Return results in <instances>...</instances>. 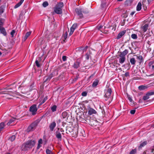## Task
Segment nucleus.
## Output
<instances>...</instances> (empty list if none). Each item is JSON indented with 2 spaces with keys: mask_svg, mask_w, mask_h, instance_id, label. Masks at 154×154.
<instances>
[{
  "mask_svg": "<svg viewBox=\"0 0 154 154\" xmlns=\"http://www.w3.org/2000/svg\"><path fill=\"white\" fill-rule=\"evenodd\" d=\"M80 64V62L78 60H77L75 62L72 66L74 68L77 69L79 67Z\"/></svg>",
  "mask_w": 154,
  "mask_h": 154,
  "instance_id": "nucleus-14",
  "label": "nucleus"
},
{
  "mask_svg": "<svg viewBox=\"0 0 154 154\" xmlns=\"http://www.w3.org/2000/svg\"><path fill=\"white\" fill-rule=\"evenodd\" d=\"M56 123L55 121H53L51 122L49 126L50 131H53L54 128L56 127Z\"/></svg>",
  "mask_w": 154,
  "mask_h": 154,
  "instance_id": "nucleus-10",
  "label": "nucleus"
},
{
  "mask_svg": "<svg viewBox=\"0 0 154 154\" xmlns=\"http://www.w3.org/2000/svg\"><path fill=\"white\" fill-rule=\"evenodd\" d=\"M152 69L154 70V65H152Z\"/></svg>",
  "mask_w": 154,
  "mask_h": 154,
  "instance_id": "nucleus-64",
  "label": "nucleus"
},
{
  "mask_svg": "<svg viewBox=\"0 0 154 154\" xmlns=\"http://www.w3.org/2000/svg\"><path fill=\"white\" fill-rule=\"evenodd\" d=\"M15 120V119L14 118H12L8 122L7 124V125L8 126L10 125H11V124L13 122H14Z\"/></svg>",
  "mask_w": 154,
  "mask_h": 154,
  "instance_id": "nucleus-26",
  "label": "nucleus"
},
{
  "mask_svg": "<svg viewBox=\"0 0 154 154\" xmlns=\"http://www.w3.org/2000/svg\"><path fill=\"white\" fill-rule=\"evenodd\" d=\"M0 30L1 32L4 35H6V32L4 27H0Z\"/></svg>",
  "mask_w": 154,
  "mask_h": 154,
  "instance_id": "nucleus-18",
  "label": "nucleus"
},
{
  "mask_svg": "<svg viewBox=\"0 0 154 154\" xmlns=\"http://www.w3.org/2000/svg\"><path fill=\"white\" fill-rule=\"evenodd\" d=\"M48 5V3L47 2H44L42 4V5L44 7H46Z\"/></svg>",
  "mask_w": 154,
  "mask_h": 154,
  "instance_id": "nucleus-39",
  "label": "nucleus"
},
{
  "mask_svg": "<svg viewBox=\"0 0 154 154\" xmlns=\"http://www.w3.org/2000/svg\"><path fill=\"white\" fill-rule=\"evenodd\" d=\"M47 98L46 97H45L43 99V100H42V101H41L40 103L39 104V106H40L41 105H42V104H43L44 103L46 100H47Z\"/></svg>",
  "mask_w": 154,
  "mask_h": 154,
  "instance_id": "nucleus-35",
  "label": "nucleus"
},
{
  "mask_svg": "<svg viewBox=\"0 0 154 154\" xmlns=\"http://www.w3.org/2000/svg\"><path fill=\"white\" fill-rule=\"evenodd\" d=\"M57 107V106L55 105H54L51 107V110L53 112H54L56 111Z\"/></svg>",
  "mask_w": 154,
  "mask_h": 154,
  "instance_id": "nucleus-32",
  "label": "nucleus"
},
{
  "mask_svg": "<svg viewBox=\"0 0 154 154\" xmlns=\"http://www.w3.org/2000/svg\"><path fill=\"white\" fill-rule=\"evenodd\" d=\"M41 146V144H38V145L37 147V148L38 149H39Z\"/></svg>",
  "mask_w": 154,
  "mask_h": 154,
  "instance_id": "nucleus-57",
  "label": "nucleus"
},
{
  "mask_svg": "<svg viewBox=\"0 0 154 154\" xmlns=\"http://www.w3.org/2000/svg\"><path fill=\"white\" fill-rule=\"evenodd\" d=\"M154 149H152L149 150V151H150L151 152H153L154 151Z\"/></svg>",
  "mask_w": 154,
  "mask_h": 154,
  "instance_id": "nucleus-61",
  "label": "nucleus"
},
{
  "mask_svg": "<svg viewBox=\"0 0 154 154\" xmlns=\"http://www.w3.org/2000/svg\"><path fill=\"white\" fill-rule=\"evenodd\" d=\"M137 58L140 61L139 63H140L143 62V57L141 55H139V56H137Z\"/></svg>",
  "mask_w": 154,
  "mask_h": 154,
  "instance_id": "nucleus-28",
  "label": "nucleus"
},
{
  "mask_svg": "<svg viewBox=\"0 0 154 154\" xmlns=\"http://www.w3.org/2000/svg\"><path fill=\"white\" fill-rule=\"evenodd\" d=\"M75 11L80 18H82L83 17L82 12L84 13H88V10H87L85 12L83 11V10L82 9L76 8L75 9Z\"/></svg>",
  "mask_w": 154,
  "mask_h": 154,
  "instance_id": "nucleus-4",
  "label": "nucleus"
},
{
  "mask_svg": "<svg viewBox=\"0 0 154 154\" xmlns=\"http://www.w3.org/2000/svg\"><path fill=\"white\" fill-rule=\"evenodd\" d=\"M62 116L63 118H65L68 116V114L66 112L64 111L62 114Z\"/></svg>",
  "mask_w": 154,
  "mask_h": 154,
  "instance_id": "nucleus-25",
  "label": "nucleus"
},
{
  "mask_svg": "<svg viewBox=\"0 0 154 154\" xmlns=\"http://www.w3.org/2000/svg\"><path fill=\"white\" fill-rule=\"evenodd\" d=\"M5 122H2L0 123V133H2L7 128V125H5Z\"/></svg>",
  "mask_w": 154,
  "mask_h": 154,
  "instance_id": "nucleus-7",
  "label": "nucleus"
},
{
  "mask_svg": "<svg viewBox=\"0 0 154 154\" xmlns=\"http://www.w3.org/2000/svg\"><path fill=\"white\" fill-rule=\"evenodd\" d=\"M128 53V51L127 49H125V50L123 52H119L120 55L121 56H122L124 57H125V56L127 55Z\"/></svg>",
  "mask_w": 154,
  "mask_h": 154,
  "instance_id": "nucleus-15",
  "label": "nucleus"
},
{
  "mask_svg": "<svg viewBox=\"0 0 154 154\" xmlns=\"http://www.w3.org/2000/svg\"><path fill=\"white\" fill-rule=\"evenodd\" d=\"M147 151H147V150H146V151H145V152H143V154H148L147 153H146Z\"/></svg>",
  "mask_w": 154,
  "mask_h": 154,
  "instance_id": "nucleus-63",
  "label": "nucleus"
},
{
  "mask_svg": "<svg viewBox=\"0 0 154 154\" xmlns=\"http://www.w3.org/2000/svg\"><path fill=\"white\" fill-rule=\"evenodd\" d=\"M53 77V75L52 74H50L48 77H45L44 79V82H47L49 81L50 79Z\"/></svg>",
  "mask_w": 154,
  "mask_h": 154,
  "instance_id": "nucleus-16",
  "label": "nucleus"
},
{
  "mask_svg": "<svg viewBox=\"0 0 154 154\" xmlns=\"http://www.w3.org/2000/svg\"><path fill=\"white\" fill-rule=\"evenodd\" d=\"M31 34V32H27L25 35V36L27 38Z\"/></svg>",
  "mask_w": 154,
  "mask_h": 154,
  "instance_id": "nucleus-43",
  "label": "nucleus"
},
{
  "mask_svg": "<svg viewBox=\"0 0 154 154\" xmlns=\"http://www.w3.org/2000/svg\"><path fill=\"white\" fill-rule=\"evenodd\" d=\"M73 32L70 31V32L69 33V35H71L73 33Z\"/></svg>",
  "mask_w": 154,
  "mask_h": 154,
  "instance_id": "nucleus-60",
  "label": "nucleus"
},
{
  "mask_svg": "<svg viewBox=\"0 0 154 154\" xmlns=\"http://www.w3.org/2000/svg\"><path fill=\"white\" fill-rule=\"evenodd\" d=\"M24 0H20V2L14 6V8H16L19 7L22 4Z\"/></svg>",
  "mask_w": 154,
  "mask_h": 154,
  "instance_id": "nucleus-21",
  "label": "nucleus"
},
{
  "mask_svg": "<svg viewBox=\"0 0 154 154\" xmlns=\"http://www.w3.org/2000/svg\"><path fill=\"white\" fill-rule=\"evenodd\" d=\"M16 138V136L15 135L12 136L9 139V140L11 142L14 141Z\"/></svg>",
  "mask_w": 154,
  "mask_h": 154,
  "instance_id": "nucleus-31",
  "label": "nucleus"
},
{
  "mask_svg": "<svg viewBox=\"0 0 154 154\" xmlns=\"http://www.w3.org/2000/svg\"><path fill=\"white\" fill-rule=\"evenodd\" d=\"M24 0H20V2L14 6V8H16L19 7L22 4Z\"/></svg>",
  "mask_w": 154,
  "mask_h": 154,
  "instance_id": "nucleus-19",
  "label": "nucleus"
},
{
  "mask_svg": "<svg viewBox=\"0 0 154 154\" xmlns=\"http://www.w3.org/2000/svg\"><path fill=\"white\" fill-rule=\"evenodd\" d=\"M149 95H147V93H146V95L144 96L143 97V99L144 100H146L149 99Z\"/></svg>",
  "mask_w": 154,
  "mask_h": 154,
  "instance_id": "nucleus-36",
  "label": "nucleus"
},
{
  "mask_svg": "<svg viewBox=\"0 0 154 154\" xmlns=\"http://www.w3.org/2000/svg\"><path fill=\"white\" fill-rule=\"evenodd\" d=\"M106 5V4L105 3L104 4H102L101 5V6L102 8H103L105 7Z\"/></svg>",
  "mask_w": 154,
  "mask_h": 154,
  "instance_id": "nucleus-51",
  "label": "nucleus"
},
{
  "mask_svg": "<svg viewBox=\"0 0 154 154\" xmlns=\"http://www.w3.org/2000/svg\"><path fill=\"white\" fill-rule=\"evenodd\" d=\"M154 63V61L152 62H150L149 63V64L150 65H151L152 64H153Z\"/></svg>",
  "mask_w": 154,
  "mask_h": 154,
  "instance_id": "nucleus-56",
  "label": "nucleus"
},
{
  "mask_svg": "<svg viewBox=\"0 0 154 154\" xmlns=\"http://www.w3.org/2000/svg\"><path fill=\"white\" fill-rule=\"evenodd\" d=\"M63 3L60 2L54 8V11L56 14H61L62 13V8L63 7Z\"/></svg>",
  "mask_w": 154,
  "mask_h": 154,
  "instance_id": "nucleus-2",
  "label": "nucleus"
},
{
  "mask_svg": "<svg viewBox=\"0 0 154 154\" xmlns=\"http://www.w3.org/2000/svg\"><path fill=\"white\" fill-rule=\"evenodd\" d=\"M67 33L66 32L63 36V38H64L63 41L64 42H65V40L66 39V38H67Z\"/></svg>",
  "mask_w": 154,
  "mask_h": 154,
  "instance_id": "nucleus-33",
  "label": "nucleus"
},
{
  "mask_svg": "<svg viewBox=\"0 0 154 154\" xmlns=\"http://www.w3.org/2000/svg\"><path fill=\"white\" fill-rule=\"evenodd\" d=\"M35 141L34 140H29L23 144L21 147L22 150L26 151L29 148H32L35 144Z\"/></svg>",
  "mask_w": 154,
  "mask_h": 154,
  "instance_id": "nucleus-1",
  "label": "nucleus"
},
{
  "mask_svg": "<svg viewBox=\"0 0 154 154\" xmlns=\"http://www.w3.org/2000/svg\"><path fill=\"white\" fill-rule=\"evenodd\" d=\"M129 72H126L125 74V75L126 77H127L129 76Z\"/></svg>",
  "mask_w": 154,
  "mask_h": 154,
  "instance_id": "nucleus-52",
  "label": "nucleus"
},
{
  "mask_svg": "<svg viewBox=\"0 0 154 154\" xmlns=\"http://www.w3.org/2000/svg\"><path fill=\"white\" fill-rule=\"evenodd\" d=\"M97 122L96 120H93V119H91L90 121V124L92 126H95L97 125Z\"/></svg>",
  "mask_w": 154,
  "mask_h": 154,
  "instance_id": "nucleus-13",
  "label": "nucleus"
},
{
  "mask_svg": "<svg viewBox=\"0 0 154 154\" xmlns=\"http://www.w3.org/2000/svg\"><path fill=\"white\" fill-rule=\"evenodd\" d=\"M135 12H132L131 13L130 15L132 16L135 13Z\"/></svg>",
  "mask_w": 154,
  "mask_h": 154,
  "instance_id": "nucleus-59",
  "label": "nucleus"
},
{
  "mask_svg": "<svg viewBox=\"0 0 154 154\" xmlns=\"http://www.w3.org/2000/svg\"><path fill=\"white\" fill-rule=\"evenodd\" d=\"M147 95L149 96L154 95V91L148 92L147 93Z\"/></svg>",
  "mask_w": 154,
  "mask_h": 154,
  "instance_id": "nucleus-41",
  "label": "nucleus"
},
{
  "mask_svg": "<svg viewBox=\"0 0 154 154\" xmlns=\"http://www.w3.org/2000/svg\"><path fill=\"white\" fill-rule=\"evenodd\" d=\"M135 112V110H132L130 111V113L132 114H134Z\"/></svg>",
  "mask_w": 154,
  "mask_h": 154,
  "instance_id": "nucleus-49",
  "label": "nucleus"
},
{
  "mask_svg": "<svg viewBox=\"0 0 154 154\" xmlns=\"http://www.w3.org/2000/svg\"><path fill=\"white\" fill-rule=\"evenodd\" d=\"M90 52L89 53H87L85 54V58L87 60H88L89 58V57L90 56Z\"/></svg>",
  "mask_w": 154,
  "mask_h": 154,
  "instance_id": "nucleus-37",
  "label": "nucleus"
},
{
  "mask_svg": "<svg viewBox=\"0 0 154 154\" xmlns=\"http://www.w3.org/2000/svg\"><path fill=\"white\" fill-rule=\"evenodd\" d=\"M15 31L14 30H13L11 32V35L12 37L14 36V35L15 33Z\"/></svg>",
  "mask_w": 154,
  "mask_h": 154,
  "instance_id": "nucleus-42",
  "label": "nucleus"
},
{
  "mask_svg": "<svg viewBox=\"0 0 154 154\" xmlns=\"http://www.w3.org/2000/svg\"><path fill=\"white\" fill-rule=\"evenodd\" d=\"M62 60L63 61H65L66 60V56H63L62 57Z\"/></svg>",
  "mask_w": 154,
  "mask_h": 154,
  "instance_id": "nucleus-48",
  "label": "nucleus"
},
{
  "mask_svg": "<svg viewBox=\"0 0 154 154\" xmlns=\"http://www.w3.org/2000/svg\"><path fill=\"white\" fill-rule=\"evenodd\" d=\"M87 95V92L86 91H83L82 93V95L83 96H86Z\"/></svg>",
  "mask_w": 154,
  "mask_h": 154,
  "instance_id": "nucleus-46",
  "label": "nucleus"
},
{
  "mask_svg": "<svg viewBox=\"0 0 154 154\" xmlns=\"http://www.w3.org/2000/svg\"><path fill=\"white\" fill-rule=\"evenodd\" d=\"M56 137L59 140L61 141L62 139V136L60 133H56Z\"/></svg>",
  "mask_w": 154,
  "mask_h": 154,
  "instance_id": "nucleus-23",
  "label": "nucleus"
},
{
  "mask_svg": "<svg viewBox=\"0 0 154 154\" xmlns=\"http://www.w3.org/2000/svg\"><path fill=\"white\" fill-rule=\"evenodd\" d=\"M88 113L89 115H91L93 114H95L96 113V111L93 109L88 107Z\"/></svg>",
  "mask_w": 154,
  "mask_h": 154,
  "instance_id": "nucleus-9",
  "label": "nucleus"
},
{
  "mask_svg": "<svg viewBox=\"0 0 154 154\" xmlns=\"http://www.w3.org/2000/svg\"><path fill=\"white\" fill-rule=\"evenodd\" d=\"M28 38L27 37H26L25 36L23 38V40L24 41H25L26 40V39H27Z\"/></svg>",
  "mask_w": 154,
  "mask_h": 154,
  "instance_id": "nucleus-54",
  "label": "nucleus"
},
{
  "mask_svg": "<svg viewBox=\"0 0 154 154\" xmlns=\"http://www.w3.org/2000/svg\"><path fill=\"white\" fill-rule=\"evenodd\" d=\"M130 63L132 65L135 64L136 62L135 59L134 58H132L130 59Z\"/></svg>",
  "mask_w": 154,
  "mask_h": 154,
  "instance_id": "nucleus-27",
  "label": "nucleus"
},
{
  "mask_svg": "<svg viewBox=\"0 0 154 154\" xmlns=\"http://www.w3.org/2000/svg\"><path fill=\"white\" fill-rule=\"evenodd\" d=\"M147 144V142L145 141L142 142L139 146V148H141L142 147L146 145Z\"/></svg>",
  "mask_w": 154,
  "mask_h": 154,
  "instance_id": "nucleus-30",
  "label": "nucleus"
},
{
  "mask_svg": "<svg viewBox=\"0 0 154 154\" xmlns=\"http://www.w3.org/2000/svg\"><path fill=\"white\" fill-rule=\"evenodd\" d=\"M77 26V24L76 23H75L72 25L71 27H72L73 28V29H75Z\"/></svg>",
  "mask_w": 154,
  "mask_h": 154,
  "instance_id": "nucleus-47",
  "label": "nucleus"
},
{
  "mask_svg": "<svg viewBox=\"0 0 154 154\" xmlns=\"http://www.w3.org/2000/svg\"><path fill=\"white\" fill-rule=\"evenodd\" d=\"M75 30V29H73V28L72 27H71L70 29V31L73 32Z\"/></svg>",
  "mask_w": 154,
  "mask_h": 154,
  "instance_id": "nucleus-55",
  "label": "nucleus"
},
{
  "mask_svg": "<svg viewBox=\"0 0 154 154\" xmlns=\"http://www.w3.org/2000/svg\"><path fill=\"white\" fill-rule=\"evenodd\" d=\"M60 131L61 132H64V130L62 128H61L60 129Z\"/></svg>",
  "mask_w": 154,
  "mask_h": 154,
  "instance_id": "nucleus-62",
  "label": "nucleus"
},
{
  "mask_svg": "<svg viewBox=\"0 0 154 154\" xmlns=\"http://www.w3.org/2000/svg\"><path fill=\"white\" fill-rule=\"evenodd\" d=\"M37 110L38 108L37 107V106L36 104H33L30 107L29 109L30 111L31 112L32 114L33 115L36 114Z\"/></svg>",
  "mask_w": 154,
  "mask_h": 154,
  "instance_id": "nucleus-5",
  "label": "nucleus"
},
{
  "mask_svg": "<svg viewBox=\"0 0 154 154\" xmlns=\"http://www.w3.org/2000/svg\"><path fill=\"white\" fill-rule=\"evenodd\" d=\"M147 88V87L144 85H141L138 87L140 91L146 89Z\"/></svg>",
  "mask_w": 154,
  "mask_h": 154,
  "instance_id": "nucleus-24",
  "label": "nucleus"
},
{
  "mask_svg": "<svg viewBox=\"0 0 154 154\" xmlns=\"http://www.w3.org/2000/svg\"><path fill=\"white\" fill-rule=\"evenodd\" d=\"M117 58L119 59V62L121 64L123 63L125 61V57L121 56L119 54L118 55V57H117Z\"/></svg>",
  "mask_w": 154,
  "mask_h": 154,
  "instance_id": "nucleus-8",
  "label": "nucleus"
},
{
  "mask_svg": "<svg viewBox=\"0 0 154 154\" xmlns=\"http://www.w3.org/2000/svg\"><path fill=\"white\" fill-rule=\"evenodd\" d=\"M38 125L37 122H35L31 124L28 128L27 131L28 132L32 131L35 129Z\"/></svg>",
  "mask_w": 154,
  "mask_h": 154,
  "instance_id": "nucleus-3",
  "label": "nucleus"
},
{
  "mask_svg": "<svg viewBox=\"0 0 154 154\" xmlns=\"http://www.w3.org/2000/svg\"><path fill=\"white\" fill-rule=\"evenodd\" d=\"M4 12L3 8L1 6L0 7V14H2Z\"/></svg>",
  "mask_w": 154,
  "mask_h": 154,
  "instance_id": "nucleus-44",
  "label": "nucleus"
},
{
  "mask_svg": "<svg viewBox=\"0 0 154 154\" xmlns=\"http://www.w3.org/2000/svg\"><path fill=\"white\" fill-rule=\"evenodd\" d=\"M136 152V149H132L130 152L129 154H135Z\"/></svg>",
  "mask_w": 154,
  "mask_h": 154,
  "instance_id": "nucleus-40",
  "label": "nucleus"
},
{
  "mask_svg": "<svg viewBox=\"0 0 154 154\" xmlns=\"http://www.w3.org/2000/svg\"><path fill=\"white\" fill-rule=\"evenodd\" d=\"M99 82V81L98 80L96 79L93 82L92 84V86L93 87H95L98 85Z\"/></svg>",
  "mask_w": 154,
  "mask_h": 154,
  "instance_id": "nucleus-17",
  "label": "nucleus"
},
{
  "mask_svg": "<svg viewBox=\"0 0 154 154\" xmlns=\"http://www.w3.org/2000/svg\"><path fill=\"white\" fill-rule=\"evenodd\" d=\"M131 37L134 39H136L137 38V36L136 34H133L131 35Z\"/></svg>",
  "mask_w": 154,
  "mask_h": 154,
  "instance_id": "nucleus-38",
  "label": "nucleus"
},
{
  "mask_svg": "<svg viewBox=\"0 0 154 154\" xmlns=\"http://www.w3.org/2000/svg\"><path fill=\"white\" fill-rule=\"evenodd\" d=\"M42 139H40L38 141V144H41L42 143Z\"/></svg>",
  "mask_w": 154,
  "mask_h": 154,
  "instance_id": "nucleus-50",
  "label": "nucleus"
},
{
  "mask_svg": "<svg viewBox=\"0 0 154 154\" xmlns=\"http://www.w3.org/2000/svg\"><path fill=\"white\" fill-rule=\"evenodd\" d=\"M112 91L111 88H109L107 89L105 91V94L104 95L105 100H107L110 97Z\"/></svg>",
  "mask_w": 154,
  "mask_h": 154,
  "instance_id": "nucleus-6",
  "label": "nucleus"
},
{
  "mask_svg": "<svg viewBox=\"0 0 154 154\" xmlns=\"http://www.w3.org/2000/svg\"><path fill=\"white\" fill-rule=\"evenodd\" d=\"M125 30H123L120 32L118 34L116 37L117 39H119L121 38L126 33Z\"/></svg>",
  "mask_w": 154,
  "mask_h": 154,
  "instance_id": "nucleus-12",
  "label": "nucleus"
},
{
  "mask_svg": "<svg viewBox=\"0 0 154 154\" xmlns=\"http://www.w3.org/2000/svg\"><path fill=\"white\" fill-rule=\"evenodd\" d=\"M35 64H36V66L38 67H40V64H39V63L38 61V60H36L35 61Z\"/></svg>",
  "mask_w": 154,
  "mask_h": 154,
  "instance_id": "nucleus-45",
  "label": "nucleus"
},
{
  "mask_svg": "<svg viewBox=\"0 0 154 154\" xmlns=\"http://www.w3.org/2000/svg\"><path fill=\"white\" fill-rule=\"evenodd\" d=\"M24 0H20V2L14 6V8H16L19 7L22 4Z\"/></svg>",
  "mask_w": 154,
  "mask_h": 154,
  "instance_id": "nucleus-20",
  "label": "nucleus"
},
{
  "mask_svg": "<svg viewBox=\"0 0 154 154\" xmlns=\"http://www.w3.org/2000/svg\"><path fill=\"white\" fill-rule=\"evenodd\" d=\"M88 48V46H86L85 48H84L83 47L82 48V50H84L85 49H86Z\"/></svg>",
  "mask_w": 154,
  "mask_h": 154,
  "instance_id": "nucleus-58",
  "label": "nucleus"
},
{
  "mask_svg": "<svg viewBox=\"0 0 154 154\" xmlns=\"http://www.w3.org/2000/svg\"><path fill=\"white\" fill-rule=\"evenodd\" d=\"M142 5L141 3L139 2L137 6L136 9L137 11H140L141 9Z\"/></svg>",
  "mask_w": 154,
  "mask_h": 154,
  "instance_id": "nucleus-22",
  "label": "nucleus"
},
{
  "mask_svg": "<svg viewBox=\"0 0 154 154\" xmlns=\"http://www.w3.org/2000/svg\"><path fill=\"white\" fill-rule=\"evenodd\" d=\"M4 23V19H0V27H3V26Z\"/></svg>",
  "mask_w": 154,
  "mask_h": 154,
  "instance_id": "nucleus-29",
  "label": "nucleus"
},
{
  "mask_svg": "<svg viewBox=\"0 0 154 154\" xmlns=\"http://www.w3.org/2000/svg\"><path fill=\"white\" fill-rule=\"evenodd\" d=\"M46 152L47 154H53L51 150L48 149L46 150Z\"/></svg>",
  "mask_w": 154,
  "mask_h": 154,
  "instance_id": "nucleus-34",
  "label": "nucleus"
},
{
  "mask_svg": "<svg viewBox=\"0 0 154 154\" xmlns=\"http://www.w3.org/2000/svg\"><path fill=\"white\" fill-rule=\"evenodd\" d=\"M128 99L131 102H132V101H133V100L130 97H128Z\"/></svg>",
  "mask_w": 154,
  "mask_h": 154,
  "instance_id": "nucleus-53",
  "label": "nucleus"
},
{
  "mask_svg": "<svg viewBox=\"0 0 154 154\" xmlns=\"http://www.w3.org/2000/svg\"><path fill=\"white\" fill-rule=\"evenodd\" d=\"M148 24H145L143 26L141 27V32H146L148 29Z\"/></svg>",
  "mask_w": 154,
  "mask_h": 154,
  "instance_id": "nucleus-11",
  "label": "nucleus"
}]
</instances>
